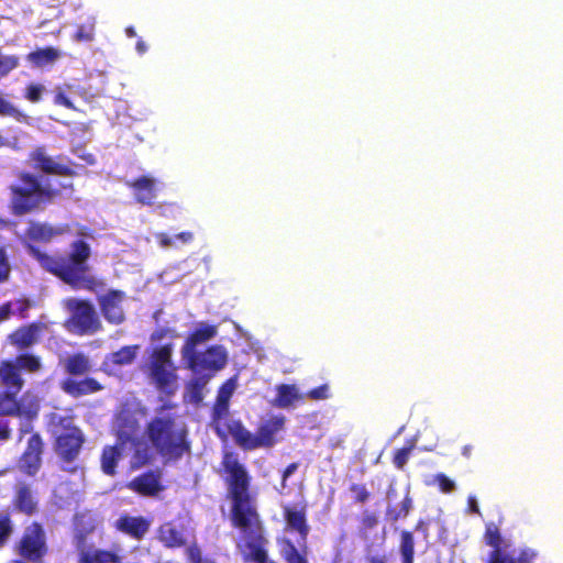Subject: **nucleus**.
Returning <instances> with one entry per match:
<instances>
[{
	"mask_svg": "<svg viewBox=\"0 0 563 563\" xmlns=\"http://www.w3.org/2000/svg\"><path fill=\"white\" fill-rule=\"evenodd\" d=\"M220 466L231 504V525L241 532L238 548L243 562L277 563L268 555V540L257 508V495L252 489V475L235 452H224Z\"/></svg>",
	"mask_w": 563,
	"mask_h": 563,
	"instance_id": "1",
	"label": "nucleus"
},
{
	"mask_svg": "<svg viewBox=\"0 0 563 563\" xmlns=\"http://www.w3.org/2000/svg\"><path fill=\"white\" fill-rule=\"evenodd\" d=\"M43 369L40 356L31 353H21L14 360L0 361V418L16 417L24 419L19 428V440L32 431L31 423L38 418L41 400L29 391L22 397L19 394L25 385L22 372L35 374Z\"/></svg>",
	"mask_w": 563,
	"mask_h": 563,
	"instance_id": "2",
	"label": "nucleus"
},
{
	"mask_svg": "<svg viewBox=\"0 0 563 563\" xmlns=\"http://www.w3.org/2000/svg\"><path fill=\"white\" fill-rule=\"evenodd\" d=\"M26 251L43 269L58 277L73 289L96 291L104 287L101 279L90 274L88 260L91 251L84 240L74 241L68 255H49L32 244L26 245Z\"/></svg>",
	"mask_w": 563,
	"mask_h": 563,
	"instance_id": "3",
	"label": "nucleus"
},
{
	"mask_svg": "<svg viewBox=\"0 0 563 563\" xmlns=\"http://www.w3.org/2000/svg\"><path fill=\"white\" fill-rule=\"evenodd\" d=\"M176 408L177 404L164 400L145 428L148 441L165 462H177L191 452L188 428L172 412Z\"/></svg>",
	"mask_w": 563,
	"mask_h": 563,
	"instance_id": "4",
	"label": "nucleus"
},
{
	"mask_svg": "<svg viewBox=\"0 0 563 563\" xmlns=\"http://www.w3.org/2000/svg\"><path fill=\"white\" fill-rule=\"evenodd\" d=\"M15 179L8 186L9 208L13 216L43 211L59 196L60 189L53 188L43 177L27 170H18Z\"/></svg>",
	"mask_w": 563,
	"mask_h": 563,
	"instance_id": "5",
	"label": "nucleus"
},
{
	"mask_svg": "<svg viewBox=\"0 0 563 563\" xmlns=\"http://www.w3.org/2000/svg\"><path fill=\"white\" fill-rule=\"evenodd\" d=\"M286 417L284 415H273L261 420L256 432L252 433L241 420H231L227 424V430L232 437L234 443L243 451H255L257 449H271L279 441L278 434L284 431Z\"/></svg>",
	"mask_w": 563,
	"mask_h": 563,
	"instance_id": "6",
	"label": "nucleus"
},
{
	"mask_svg": "<svg viewBox=\"0 0 563 563\" xmlns=\"http://www.w3.org/2000/svg\"><path fill=\"white\" fill-rule=\"evenodd\" d=\"M308 505L306 501L294 505L283 506V517L286 522V529L297 532L299 536L297 548L295 543L286 537L277 540L280 548V555L286 563H309L308 561V536L310 527L307 520Z\"/></svg>",
	"mask_w": 563,
	"mask_h": 563,
	"instance_id": "7",
	"label": "nucleus"
},
{
	"mask_svg": "<svg viewBox=\"0 0 563 563\" xmlns=\"http://www.w3.org/2000/svg\"><path fill=\"white\" fill-rule=\"evenodd\" d=\"M173 344L167 343L155 347L147 362L142 366V371L148 382L159 393V399L168 400L178 389V375L173 363Z\"/></svg>",
	"mask_w": 563,
	"mask_h": 563,
	"instance_id": "8",
	"label": "nucleus"
},
{
	"mask_svg": "<svg viewBox=\"0 0 563 563\" xmlns=\"http://www.w3.org/2000/svg\"><path fill=\"white\" fill-rule=\"evenodd\" d=\"M91 368V361L85 353L77 352L67 356L64 361V371L68 377L60 382V389L71 398L101 391L102 384L95 377L86 376Z\"/></svg>",
	"mask_w": 563,
	"mask_h": 563,
	"instance_id": "9",
	"label": "nucleus"
},
{
	"mask_svg": "<svg viewBox=\"0 0 563 563\" xmlns=\"http://www.w3.org/2000/svg\"><path fill=\"white\" fill-rule=\"evenodd\" d=\"M48 426L53 427L54 451L64 463L75 462L86 442L82 430L74 423L69 416L51 413Z\"/></svg>",
	"mask_w": 563,
	"mask_h": 563,
	"instance_id": "10",
	"label": "nucleus"
},
{
	"mask_svg": "<svg viewBox=\"0 0 563 563\" xmlns=\"http://www.w3.org/2000/svg\"><path fill=\"white\" fill-rule=\"evenodd\" d=\"M70 312L66 328L77 335H90L102 329L101 321L92 303L85 299L69 298L65 301Z\"/></svg>",
	"mask_w": 563,
	"mask_h": 563,
	"instance_id": "11",
	"label": "nucleus"
},
{
	"mask_svg": "<svg viewBox=\"0 0 563 563\" xmlns=\"http://www.w3.org/2000/svg\"><path fill=\"white\" fill-rule=\"evenodd\" d=\"M14 552L26 563H43L48 547L45 530L40 522L33 521L24 528L14 544Z\"/></svg>",
	"mask_w": 563,
	"mask_h": 563,
	"instance_id": "12",
	"label": "nucleus"
},
{
	"mask_svg": "<svg viewBox=\"0 0 563 563\" xmlns=\"http://www.w3.org/2000/svg\"><path fill=\"white\" fill-rule=\"evenodd\" d=\"M188 369L195 375H205L213 378L228 363V352L223 345L213 344L205 351L181 356Z\"/></svg>",
	"mask_w": 563,
	"mask_h": 563,
	"instance_id": "13",
	"label": "nucleus"
},
{
	"mask_svg": "<svg viewBox=\"0 0 563 563\" xmlns=\"http://www.w3.org/2000/svg\"><path fill=\"white\" fill-rule=\"evenodd\" d=\"M29 162L33 169L41 172L44 175L60 177H75L78 175L76 170V163L71 161H68V163L55 161L47 154V151L43 145L34 147L29 153Z\"/></svg>",
	"mask_w": 563,
	"mask_h": 563,
	"instance_id": "14",
	"label": "nucleus"
},
{
	"mask_svg": "<svg viewBox=\"0 0 563 563\" xmlns=\"http://www.w3.org/2000/svg\"><path fill=\"white\" fill-rule=\"evenodd\" d=\"M44 441L38 432L32 433L27 439L26 446L19 459L20 471L29 476L37 474L42 466Z\"/></svg>",
	"mask_w": 563,
	"mask_h": 563,
	"instance_id": "15",
	"label": "nucleus"
},
{
	"mask_svg": "<svg viewBox=\"0 0 563 563\" xmlns=\"http://www.w3.org/2000/svg\"><path fill=\"white\" fill-rule=\"evenodd\" d=\"M125 294L119 289H111L104 295L98 297L101 313L111 324H121L125 320V314L121 306Z\"/></svg>",
	"mask_w": 563,
	"mask_h": 563,
	"instance_id": "16",
	"label": "nucleus"
},
{
	"mask_svg": "<svg viewBox=\"0 0 563 563\" xmlns=\"http://www.w3.org/2000/svg\"><path fill=\"white\" fill-rule=\"evenodd\" d=\"M133 191L135 202L151 207L157 199V180L150 175H142L126 183Z\"/></svg>",
	"mask_w": 563,
	"mask_h": 563,
	"instance_id": "17",
	"label": "nucleus"
},
{
	"mask_svg": "<svg viewBox=\"0 0 563 563\" xmlns=\"http://www.w3.org/2000/svg\"><path fill=\"white\" fill-rule=\"evenodd\" d=\"M161 479V471L151 470L134 477L128 487L141 496L153 497L164 490Z\"/></svg>",
	"mask_w": 563,
	"mask_h": 563,
	"instance_id": "18",
	"label": "nucleus"
},
{
	"mask_svg": "<svg viewBox=\"0 0 563 563\" xmlns=\"http://www.w3.org/2000/svg\"><path fill=\"white\" fill-rule=\"evenodd\" d=\"M117 531L129 536L134 540H142L150 531L151 520L143 516L121 515L113 523Z\"/></svg>",
	"mask_w": 563,
	"mask_h": 563,
	"instance_id": "19",
	"label": "nucleus"
},
{
	"mask_svg": "<svg viewBox=\"0 0 563 563\" xmlns=\"http://www.w3.org/2000/svg\"><path fill=\"white\" fill-rule=\"evenodd\" d=\"M46 329V324L42 322L22 325L9 335V342L19 350H26L38 341L40 334Z\"/></svg>",
	"mask_w": 563,
	"mask_h": 563,
	"instance_id": "20",
	"label": "nucleus"
},
{
	"mask_svg": "<svg viewBox=\"0 0 563 563\" xmlns=\"http://www.w3.org/2000/svg\"><path fill=\"white\" fill-rule=\"evenodd\" d=\"M12 507L16 512L27 517L38 512V499L29 484H18L12 498Z\"/></svg>",
	"mask_w": 563,
	"mask_h": 563,
	"instance_id": "21",
	"label": "nucleus"
},
{
	"mask_svg": "<svg viewBox=\"0 0 563 563\" xmlns=\"http://www.w3.org/2000/svg\"><path fill=\"white\" fill-rule=\"evenodd\" d=\"M217 333V325L203 322L199 323L186 338L180 350L181 356L198 351L199 345H202L216 338Z\"/></svg>",
	"mask_w": 563,
	"mask_h": 563,
	"instance_id": "22",
	"label": "nucleus"
},
{
	"mask_svg": "<svg viewBox=\"0 0 563 563\" xmlns=\"http://www.w3.org/2000/svg\"><path fill=\"white\" fill-rule=\"evenodd\" d=\"M140 345H125L115 352H111L106 355L102 367L104 371H113L118 367L131 365L139 353Z\"/></svg>",
	"mask_w": 563,
	"mask_h": 563,
	"instance_id": "23",
	"label": "nucleus"
},
{
	"mask_svg": "<svg viewBox=\"0 0 563 563\" xmlns=\"http://www.w3.org/2000/svg\"><path fill=\"white\" fill-rule=\"evenodd\" d=\"M96 530L95 521L86 515H77L75 518L74 544L78 553L90 550L87 538Z\"/></svg>",
	"mask_w": 563,
	"mask_h": 563,
	"instance_id": "24",
	"label": "nucleus"
},
{
	"mask_svg": "<svg viewBox=\"0 0 563 563\" xmlns=\"http://www.w3.org/2000/svg\"><path fill=\"white\" fill-rule=\"evenodd\" d=\"M157 538L166 548L170 549L181 548L186 544L183 531L172 522H165L158 528Z\"/></svg>",
	"mask_w": 563,
	"mask_h": 563,
	"instance_id": "25",
	"label": "nucleus"
},
{
	"mask_svg": "<svg viewBox=\"0 0 563 563\" xmlns=\"http://www.w3.org/2000/svg\"><path fill=\"white\" fill-rule=\"evenodd\" d=\"M78 563H122V558L111 550L106 549H90L88 551L78 553Z\"/></svg>",
	"mask_w": 563,
	"mask_h": 563,
	"instance_id": "26",
	"label": "nucleus"
},
{
	"mask_svg": "<svg viewBox=\"0 0 563 563\" xmlns=\"http://www.w3.org/2000/svg\"><path fill=\"white\" fill-rule=\"evenodd\" d=\"M277 395L273 400L276 408H289L296 401L302 400L303 395L299 394L298 388L294 384H280L276 387Z\"/></svg>",
	"mask_w": 563,
	"mask_h": 563,
	"instance_id": "27",
	"label": "nucleus"
},
{
	"mask_svg": "<svg viewBox=\"0 0 563 563\" xmlns=\"http://www.w3.org/2000/svg\"><path fill=\"white\" fill-rule=\"evenodd\" d=\"M56 234H58V230L54 229L48 223L34 220L29 221V225L25 230V238L34 242H49Z\"/></svg>",
	"mask_w": 563,
	"mask_h": 563,
	"instance_id": "28",
	"label": "nucleus"
},
{
	"mask_svg": "<svg viewBox=\"0 0 563 563\" xmlns=\"http://www.w3.org/2000/svg\"><path fill=\"white\" fill-rule=\"evenodd\" d=\"M60 54L58 49L48 46L44 48H37L27 54L26 59L36 67H44L48 64H53L59 58Z\"/></svg>",
	"mask_w": 563,
	"mask_h": 563,
	"instance_id": "29",
	"label": "nucleus"
},
{
	"mask_svg": "<svg viewBox=\"0 0 563 563\" xmlns=\"http://www.w3.org/2000/svg\"><path fill=\"white\" fill-rule=\"evenodd\" d=\"M121 457L118 445H107L101 453V468L107 475L113 476L117 473V465Z\"/></svg>",
	"mask_w": 563,
	"mask_h": 563,
	"instance_id": "30",
	"label": "nucleus"
},
{
	"mask_svg": "<svg viewBox=\"0 0 563 563\" xmlns=\"http://www.w3.org/2000/svg\"><path fill=\"white\" fill-rule=\"evenodd\" d=\"M210 377L196 375L186 384V396L192 404H200L203 399V389L210 382Z\"/></svg>",
	"mask_w": 563,
	"mask_h": 563,
	"instance_id": "31",
	"label": "nucleus"
},
{
	"mask_svg": "<svg viewBox=\"0 0 563 563\" xmlns=\"http://www.w3.org/2000/svg\"><path fill=\"white\" fill-rule=\"evenodd\" d=\"M399 553L401 563H415V538L411 531L400 532Z\"/></svg>",
	"mask_w": 563,
	"mask_h": 563,
	"instance_id": "32",
	"label": "nucleus"
},
{
	"mask_svg": "<svg viewBox=\"0 0 563 563\" xmlns=\"http://www.w3.org/2000/svg\"><path fill=\"white\" fill-rule=\"evenodd\" d=\"M532 555L527 551H521L518 558L504 552L503 550H493L487 563H531Z\"/></svg>",
	"mask_w": 563,
	"mask_h": 563,
	"instance_id": "33",
	"label": "nucleus"
},
{
	"mask_svg": "<svg viewBox=\"0 0 563 563\" xmlns=\"http://www.w3.org/2000/svg\"><path fill=\"white\" fill-rule=\"evenodd\" d=\"M411 507H412V500H411L409 494H407L404 497L399 508L388 507L386 509V516L390 521L395 522L401 518H406L409 515Z\"/></svg>",
	"mask_w": 563,
	"mask_h": 563,
	"instance_id": "34",
	"label": "nucleus"
},
{
	"mask_svg": "<svg viewBox=\"0 0 563 563\" xmlns=\"http://www.w3.org/2000/svg\"><path fill=\"white\" fill-rule=\"evenodd\" d=\"M13 533V523L9 511H0V548L3 547Z\"/></svg>",
	"mask_w": 563,
	"mask_h": 563,
	"instance_id": "35",
	"label": "nucleus"
},
{
	"mask_svg": "<svg viewBox=\"0 0 563 563\" xmlns=\"http://www.w3.org/2000/svg\"><path fill=\"white\" fill-rule=\"evenodd\" d=\"M485 543L493 547L494 550H501L500 545L503 542L499 529L494 523H488L484 533Z\"/></svg>",
	"mask_w": 563,
	"mask_h": 563,
	"instance_id": "36",
	"label": "nucleus"
},
{
	"mask_svg": "<svg viewBox=\"0 0 563 563\" xmlns=\"http://www.w3.org/2000/svg\"><path fill=\"white\" fill-rule=\"evenodd\" d=\"M0 117H11L20 121L24 114L7 98L0 95Z\"/></svg>",
	"mask_w": 563,
	"mask_h": 563,
	"instance_id": "37",
	"label": "nucleus"
},
{
	"mask_svg": "<svg viewBox=\"0 0 563 563\" xmlns=\"http://www.w3.org/2000/svg\"><path fill=\"white\" fill-rule=\"evenodd\" d=\"M11 274V264L5 245L0 243V283L9 280Z\"/></svg>",
	"mask_w": 563,
	"mask_h": 563,
	"instance_id": "38",
	"label": "nucleus"
},
{
	"mask_svg": "<svg viewBox=\"0 0 563 563\" xmlns=\"http://www.w3.org/2000/svg\"><path fill=\"white\" fill-rule=\"evenodd\" d=\"M188 563H216L210 558L202 556L201 550L197 544H191L186 549Z\"/></svg>",
	"mask_w": 563,
	"mask_h": 563,
	"instance_id": "39",
	"label": "nucleus"
},
{
	"mask_svg": "<svg viewBox=\"0 0 563 563\" xmlns=\"http://www.w3.org/2000/svg\"><path fill=\"white\" fill-rule=\"evenodd\" d=\"M349 489L353 494V499L356 504H365L371 497V493L365 484L354 483L350 485Z\"/></svg>",
	"mask_w": 563,
	"mask_h": 563,
	"instance_id": "40",
	"label": "nucleus"
},
{
	"mask_svg": "<svg viewBox=\"0 0 563 563\" xmlns=\"http://www.w3.org/2000/svg\"><path fill=\"white\" fill-rule=\"evenodd\" d=\"M95 37V24H81L77 27L74 38L77 42H91Z\"/></svg>",
	"mask_w": 563,
	"mask_h": 563,
	"instance_id": "41",
	"label": "nucleus"
},
{
	"mask_svg": "<svg viewBox=\"0 0 563 563\" xmlns=\"http://www.w3.org/2000/svg\"><path fill=\"white\" fill-rule=\"evenodd\" d=\"M19 66V57L15 55L0 56V78L7 76Z\"/></svg>",
	"mask_w": 563,
	"mask_h": 563,
	"instance_id": "42",
	"label": "nucleus"
},
{
	"mask_svg": "<svg viewBox=\"0 0 563 563\" xmlns=\"http://www.w3.org/2000/svg\"><path fill=\"white\" fill-rule=\"evenodd\" d=\"M412 446H405L395 451L393 456V463L396 468L402 470L407 464Z\"/></svg>",
	"mask_w": 563,
	"mask_h": 563,
	"instance_id": "43",
	"label": "nucleus"
},
{
	"mask_svg": "<svg viewBox=\"0 0 563 563\" xmlns=\"http://www.w3.org/2000/svg\"><path fill=\"white\" fill-rule=\"evenodd\" d=\"M45 90L44 86L40 84H30L25 89L24 97L33 103L38 102L42 99V93Z\"/></svg>",
	"mask_w": 563,
	"mask_h": 563,
	"instance_id": "44",
	"label": "nucleus"
},
{
	"mask_svg": "<svg viewBox=\"0 0 563 563\" xmlns=\"http://www.w3.org/2000/svg\"><path fill=\"white\" fill-rule=\"evenodd\" d=\"M378 525V517L374 511L364 510L361 518V527L364 530H372Z\"/></svg>",
	"mask_w": 563,
	"mask_h": 563,
	"instance_id": "45",
	"label": "nucleus"
},
{
	"mask_svg": "<svg viewBox=\"0 0 563 563\" xmlns=\"http://www.w3.org/2000/svg\"><path fill=\"white\" fill-rule=\"evenodd\" d=\"M306 396L310 399H313V400H323V399H328L330 397V393H329V385L328 384H322L318 387H314L312 389H310Z\"/></svg>",
	"mask_w": 563,
	"mask_h": 563,
	"instance_id": "46",
	"label": "nucleus"
},
{
	"mask_svg": "<svg viewBox=\"0 0 563 563\" xmlns=\"http://www.w3.org/2000/svg\"><path fill=\"white\" fill-rule=\"evenodd\" d=\"M434 481L437 482V484L439 485V488L441 489V492L443 493H451L454 487H455V484L452 479H450L445 474L443 473H439L434 476Z\"/></svg>",
	"mask_w": 563,
	"mask_h": 563,
	"instance_id": "47",
	"label": "nucleus"
},
{
	"mask_svg": "<svg viewBox=\"0 0 563 563\" xmlns=\"http://www.w3.org/2000/svg\"><path fill=\"white\" fill-rule=\"evenodd\" d=\"M298 467H299L298 462H292L285 467V470L282 473V483H280L283 488H286L288 486L287 479L298 470Z\"/></svg>",
	"mask_w": 563,
	"mask_h": 563,
	"instance_id": "48",
	"label": "nucleus"
},
{
	"mask_svg": "<svg viewBox=\"0 0 563 563\" xmlns=\"http://www.w3.org/2000/svg\"><path fill=\"white\" fill-rule=\"evenodd\" d=\"M55 104L63 106L67 109L75 110V104L71 102V100L63 92L57 91L54 98Z\"/></svg>",
	"mask_w": 563,
	"mask_h": 563,
	"instance_id": "49",
	"label": "nucleus"
},
{
	"mask_svg": "<svg viewBox=\"0 0 563 563\" xmlns=\"http://www.w3.org/2000/svg\"><path fill=\"white\" fill-rule=\"evenodd\" d=\"M12 435V430L10 428L9 421L1 420L0 421V441H8Z\"/></svg>",
	"mask_w": 563,
	"mask_h": 563,
	"instance_id": "50",
	"label": "nucleus"
},
{
	"mask_svg": "<svg viewBox=\"0 0 563 563\" xmlns=\"http://www.w3.org/2000/svg\"><path fill=\"white\" fill-rule=\"evenodd\" d=\"M155 238L162 247H170L174 244V239L165 232L157 233Z\"/></svg>",
	"mask_w": 563,
	"mask_h": 563,
	"instance_id": "51",
	"label": "nucleus"
},
{
	"mask_svg": "<svg viewBox=\"0 0 563 563\" xmlns=\"http://www.w3.org/2000/svg\"><path fill=\"white\" fill-rule=\"evenodd\" d=\"M11 308V302H5L0 306V322L8 320L10 318L12 312Z\"/></svg>",
	"mask_w": 563,
	"mask_h": 563,
	"instance_id": "52",
	"label": "nucleus"
},
{
	"mask_svg": "<svg viewBox=\"0 0 563 563\" xmlns=\"http://www.w3.org/2000/svg\"><path fill=\"white\" fill-rule=\"evenodd\" d=\"M176 240H179L181 243L187 244L194 240V233L190 231H184L175 235Z\"/></svg>",
	"mask_w": 563,
	"mask_h": 563,
	"instance_id": "53",
	"label": "nucleus"
},
{
	"mask_svg": "<svg viewBox=\"0 0 563 563\" xmlns=\"http://www.w3.org/2000/svg\"><path fill=\"white\" fill-rule=\"evenodd\" d=\"M467 506L471 512L481 515L479 507L475 496H468Z\"/></svg>",
	"mask_w": 563,
	"mask_h": 563,
	"instance_id": "54",
	"label": "nucleus"
},
{
	"mask_svg": "<svg viewBox=\"0 0 563 563\" xmlns=\"http://www.w3.org/2000/svg\"><path fill=\"white\" fill-rule=\"evenodd\" d=\"M167 332H168V330H167V329H165V328L158 329V330H156V331L151 335V340H152V341H161V340H163V339L167 335Z\"/></svg>",
	"mask_w": 563,
	"mask_h": 563,
	"instance_id": "55",
	"label": "nucleus"
},
{
	"mask_svg": "<svg viewBox=\"0 0 563 563\" xmlns=\"http://www.w3.org/2000/svg\"><path fill=\"white\" fill-rule=\"evenodd\" d=\"M117 435H118V439H119L121 445L125 444L126 442L131 441V439H132L131 434H129L125 431H121V430L118 431Z\"/></svg>",
	"mask_w": 563,
	"mask_h": 563,
	"instance_id": "56",
	"label": "nucleus"
},
{
	"mask_svg": "<svg viewBox=\"0 0 563 563\" xmlns=\"http://www.w3.org/2000/svg\"><path fill=\"white\" fill-rule=\"evenodd\" d=\"M367 563H386V558L384 555H372L366 558Z\"/></svg>",
	"mask_w": 563,
	"mask_h": 563,
	"instance_id": "57",
	"label": "nucleus"
},
{
	"mask_svg": "<svg viewBox=\"0 0 563 563\" xmlns=\"http://www.w3.org/2000/svg\"><path fill=\"white\" fill-rule=\"evenodd\" d=\"M139 54H144L147 51V46L144 41L139 40L135 46Z\"/></svg>",
	"mask_w": 563,
	"mask_h": 563,
	"instance_id": "58",
	"label": "nucleus"
},
{
	"mask_svg": "<svg viewBox=\"0 0 563 563\" xmlns=\"http://www.w3.org/2000/svg\"><path fill=\"white\" fill-rule=\"evenodd\" d=\"M3 147H13V145L7 137L0 134V148Z\"/></svg>",
	"mask_w": 563,
	"mask_h": 563,
	"instance_id": "59",
	"label": "nucleus"
},
{
	"mask_svg": "<svg viewBox=\"0 0 563 563\" xmlns=\"http://www.w3.org/2000/svg\"><path fill=\"white\" fill-rule=\"evenodd\" d=\"M472 451H473V446L471 444H466L462 448V454L465 456V457H471L472 455Z\"/></svg>",
	"mask_w": 563,
	"mask_h": 563,
	"instance_id": "60",
	"label": "nucleus"
},
{
	"mask_svg": "<svg viewBox=\"0 0 563 563\" xmlns=\"http://www.w3.org/2000/svg\"><path fill=\"white\" fill-rule=\"evenodd\" d=\"M125 34L129 36V37H134L136 36V31L133 26H128L125 29Z\"/></svg>",
	"mask_w": 563,
	"mask_h": 563,
	"instance_id": "61",
	"label": "nucleus"
},
{
	"mask_svg": "<svg viewBox=\"0 0 563 563\" xmlns=\"http://www.w3.org/2000/svg\"><path fill=\"white\" fill-rule=\"evenodd\" d=\"M11 224V222L7 219L0 217V230L5 229Z\"/></svg>",
	"mask_w": 563,
	"mask_h": 563,
	"instance_id": "62",
	"label": "nucleus"
},
{
	"mask_svg": "<svg viewBox=\"0 0 563 563\" xmlns=\"http://www.w3.org/2000/svg\"><path fill=\"white\" fill-rule=\"evenodd\" d=\"M225 394H227V397H225V398H223L222 396H219L218 400H219V402H223V404H225V405H227V398H228V397H230V395H231V389L225 390Z\"/></svg>",
	"mask_w": 563,
	"mask_h": 563,
	"instance_id": "63",
	"label": "nucleus"
},
{
	"mask_svg": "<svg viewBox=\"0 0 563 563\" xmlns=\"http://www.w3.org/2000/svg\"><path fill=\"white\" fill-rule=\"evenodd\" d=\"M60 187H62L63 189H66V190H70V191H73V190H74V185H73V183L62 184V185H60Z\"/></svg>",
	"mask_w": 563,
	"mask_h": 563,
	"instance_id": "64",
	"label": "nucleus"
}]
</instances>
